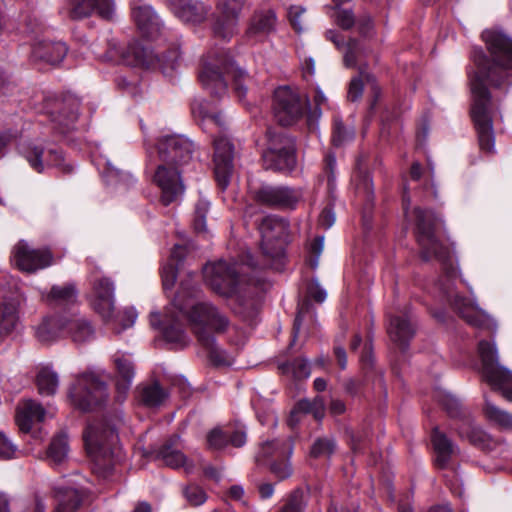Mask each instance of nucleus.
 <instances>
[{
    "instance_id": "6e6552de",
    "label": "nucleus",
    "mask_w": 512,
    "mask_h": 512,
    "mask_svg": "<svg viewBox=\"0 0 512 512\" xmlns=\"http://www.w3.org/2000/svg\"><path fill=\"white\" fill-rule=\"evenodd\" d=\"M261 235L260 248L264 258L263 267L280 271L284 266L285 246L289 241V224L286 219L268 215L258 224Z\"/></svg>"
},
{
    "instance_id": "f704fd0d",
    "label": "nucleus",
    "mask_w": 512,
    "mask_h": 512,
    "mask_svg": "<svg viewBox=\"0 0 512 512\" xmlns=\"http://www.w3.org/2000/svg\"><path fill=\"white\" fill-rule=\"evenodd\" d=\"M69 446L66 435L55 436L46 451V460L52 466L62 465L68 458Z\"/></svg>"
},
{
    "instance_id": "7c9ffc66",
    "label": "nucleus",
    "mask_w": 512,
    "mask_h": 512,
    "mask_svg": "<svg viewBox=\"0 0 512 512\" xmlns=\"http://www.w3.org/2000/svg\"><path fill=\"white\" fill-rule=\"evenodd\" d=\"M77 299V290L74 284L63 286L54 285L45 296L46 302L53 307H65L74 304Z\"/></svg>"
},
{
    "instance_id": "052dcab7",
    "label": "nucleus",
    "mask_w": 512,
    "mask_h": 512,
    "mask_svg": "<svg viewBox=\"0 0 512 512\" xmlns=\"http://www.w3.org/2000/svg\"><path fill=\"white\" fill-rule=\"evenodd\" d=\"M355 24L357 25V30L362 36H369L374 28V23L369 14H362L358 17L357 21L355 20Z\"/></svg>"
},
{
    "instance_id": "4d7b16f0",
    "label": "nucleus",
    "mask_w": 512,
    "mask_h": 512,
    "mask_svg": "<svg viewBox=\"0 0 512 512\" xmlns=\"http://www.w3.org/2000/svg\"><path fill=\"white\" fill-rule=\"evenodd\" d=\"M327 98L324 93L317 88L314 96L315 108L313 110L308 111V120L312 122L313 120H317L321 116V106L326 104Z\"/></svg>"
},
{
    "instance_id": "f8f14e48",
    "label": "nucleus",
    "mask_w": 512,
    "mask_h": 512,
    "mask_svg": "<svg viewBox=\"0 0 512 512\" xmlns=\"http://www.w3.org/2000/svg\"><path fill=\"white\" fill-rule=\"evenodd\" d=\"M308 107V97L288 86L279 87L274 92V117L282 126L295 123L304 115Z\"/></svg>"
},
{
    "instance_id": "4468645a",
    "label": "nucleus",
    "mask_w": 512,
    "mask_h": 512,
    "mask_svg": "<svg viewBox=\"0 0 512 512\" xmlns=\"http://www.w3.org/2000/svg\"><path fill=\"white\" fill-rule=\"evenodd\" d=\"M245 3L246 0H217V16L213 24L215 37L228 41L237 33Z\"/></svg>"
},
{
    "instance_id": "7ed1b4c3",
    "label": "nucleus",
    "mask_w": 512,
    "mask_h": 512,
    "mask_svg": "<svg viewBox=\"0 0 512 512\" xmlns=\"http://www.w3.org/2000/svg\"><path fill=\"white\" fill-rule=\"evenodd\" d=\"M415 222V235L420 247V255L424 261L437 260L446 273V282L439 283L443 298L468 324L495 330L492 319L485 314L469 298L459 295L450 280L455 275L453 260L449 248L437 237V229L441 219L431 210L416 207L413 211Z\"/></svg>"
},
{
    "instance_id": "9b49d317",
    "label": "nucleus",
    "mask_w": 512,
    "mask_h": 512,
    "mask_svg": "<svg viewBox=\"0 0 512 512\" xmlns=\"http://www.w3.org/2000/svg\"><path fill=\"white\" fill-rule=\"evenodd\" d=\"M107 384L94 373H83L69 390L72 404L81 411H91L108 399Z\"/></svg>"
},
{
    "instance_id": "a878e982",
    "label": "nucleus",
    "mask_w": 512,
    "mask_h": 512,
    "mask_svg": "<svg viewBox=\"0 0 512 512\" xmlns=\"http://www.w3.org/2000/svg\"><path fill=\"white\" fill-rule=\"evenodd\" d=\"M431 442L436 454L435 464L439 468H445L451 457L458 453V447L438 427L432 430Z\"/></svg>"
},
{
    "instance_id": "bb28decb",
    "label": "nucleus",
    "mask_w": 512,
    "mask_h": 512,
    "mask_svg": "<svg viewBox=\"0 0 512 512\" xmlns=\"http://www.w3.org/2000/svg\"><path fill=\"white\" fill-rule=\"evenodd\" d=\"M293 453V444L290 439H275L267 441L261 446L256 461L258 463L269 460H279L282 458H290Z\"/></svg>"
},
{
    "instance_id": "79ce46f5",
    "label": "nucleus",
    "mask_w": 512,
    "mask_h": 512,
    "mask_svg": "<svg viewBox=\"0 0 512 512\" xmlns=\"http://www.w3.org/2000/svg\"><path fill=\"white\" fill-rule=\"evenodd\" d=\"M82 503V496L78 490L66 488L58 492V504L54 512H77Z\"/></svg>"
},
{
    "instance_id": "c03bdc74",
    "label": "nucleus",
    "mask_w": 512,
    "mask_h": 512,
    "mask_svg": "<svg viewBox=\"0 0 512 512\" xmlns=\"http://www.w3.org/2000/svg\"><path fill=\"white\" fill-rule=\"evenodd\" d=\"M443 409L451 418H463L467 419L466 411L463 408L460 400L450 393H444L440 395L439 399Z\"/></svg>"
},
{
    "instance_id": "49530a36",
    "label": "nucleus",
    "mask_w": 512,
    "mask_h": 512,
    "mask_svg": "<svg viewBox=\"0 0 512 512\" xmlns=\"http://www.w3.org/2000/svg\"><path fill=\"white\" fill-rule=\"evenodd\" d=\"M335 450V441L330 437H321L313 443L310 455L314 458L330 457Z\"/></svg>"
},
{
    "instance_id": "aec40b11",
    "label": "nucleus",
    "mask_w": 512,
    "mask_h": 512,
    "mask_svg": "<svg viewBox=\"0 0 512 512\" xmlns=\"http://www.w3.org/2000/svg\"><path fill=\"white\" fill-rule=\"evenodd\" d=\"M96 13L104 19H112L115 13V3L113 0H69L68 15L70 18L78 20L91 16Z\"/></svg>"
},
{
    "instance_id": "dca6fc26",
    "label": "nucleus",
    "mask_w": 512,
    "mask_h": 512,
    "mask_svg": "<svg viewBox=\"0 0 512 512\" xmlns=\"http://www.w3.org/2000/svg\"><path fill=\"white\" fill-rule=\"evenodd\" d=\"M24 157L30 166L41 173L46 167H57L65 173L72 171L69 164H65L62 151L55 145L44 147L43 145H29L24 152Z\"/></svg>"
},
{
    "instance_id": "a19ab883",
    "label": "nucleus",
    "mask_w": 512,
    "mask_h": 512,
    "mask_svg": "<svg viewBox=\"0 0 512 512\" xmlns=\"http://www.w3.org/2000/svg\"><path fill=\"white\" fill-rule=\"evenodd\" d=\"M167 396L166 390L157 382L143 386L139 392L140 402L150 408L160 406Z\"/></svg>"
},
{
    "instance_id": "b1692460",
    "label": "nucleus",
    "mask_w": 512,
    "mask_h": 512,
    "mask_svg": "<svg viewBox=\"0 0 512 512\" xmlns=\"http://www.w3.org/2000/svg\"><path fill=\"white\" fill-rule=\"evenodd\" d=\"M132 17L145 37L152 39L160 33L162 23L151 6L133 3Z\"/></svg>"
},
{
    "instance_id": "a18cd8bd",
    "label": "nucleus",
    "mask_w": 512,
    "mask_h": 512,
    "mask_svg": "<svg viewBox=\"0 0 512 512\" xmlns=\"http://www.w3.org/2000/svg\"><path fill=\"white\" fill-rule=\"evenodd\" d=\"M210 209V202L200 197L195 204L193 227L197 233H206V216Z\"/></svg>"
},
{
    "instance_id": "4c0bfd02",
    "label": "nucleus",
    "mask_w": 512,
    "mask_h": 512,
    "mask_svg": "<svg viewBox=\"0 0 512 512\" xmlns=\"http://www.w3.org/2000/svg\"><path fill=\"white\" fill-rule=\"evenodd\" d=\"M19 317L17 307L13 302L0 305V337L10 335L17 329Z\"/></svg>"
},
{
    "instance_id": "9d476101",
    "label": "nucleus",
    "mask_w": 512,
    "mask_h": 512,
    "mask_svg": "<svg viewBox=\"0 0 512 512\" xmlns=\"http://www.w3.org/2000/svg\"><path fill=\"white\" fill-rule=\"evenodd\" d=\"M483 378L494 390H499L509 401H512V372L498 362V352L494 342L482 340L478 345Z\"/></svg>"
},
{
    "instance_id": "423d86ee",
    "label": "nucleus",
    "mask_w": 512,
    "mask_h": 512,
    "mask_svg": "<svg viewBox=\"0 0 512 512\" xmlns=\"http://www.w3.org/2000/svg\"><path fill=\"white\" fill-rule=\"evenodd\" d=\"M123 425L120 410L108 413L103 419L91 423L85 433L84 441L88 454L95 466L106 475L113 469L118 456V429Z\"/></svg>"
},
{
    "instance_id": "e2e57ef3",
    "label": "nucleus",
    "mask_w": 512,
    "mask_h": 512,
    "mask_svg": "<svg viewBox=\"0 0 512 512\" xmlns=\"http://www.w3.org/2000/svg\"><path fill=\"white\" fill-rule=\"evenodd\" d=\"M309 306H310V304L308 301H303L301 304L298 305V311H297V315L295 317L294 325H293V339H292L291 345H293L296 341V338L298 336V333L300 331V327L302 324L303 315L309 309Z\"/></svg>"
},
{
    "instance_id": "864d4df0",
    "label": "nucleus",
    "mask_w": 512,
    "mask_h": 512,
    "mask_svg": "<svg viewBox=\"0 0 512 512\" xmlns=\"http://www.w3.org/2000/svg\"><path fill=\"white\" fill-rule=\"evenodd\" d=\"M312 404H313V400H309V399H302V400H300L295 405L293 410L291 411V415H290V418H289V424L291 426H293L296 422H298L297 416L300 413H303V414L311 413L312 414Z\"/></svg>"
},
{
    "instance_id": "c9c22d12",
    "label": "nucleus",
    "mask_w": 512,
    "mask_h": 512,
    "mask_svg": "<svg viewBox=\"0 0 512 512\" xmlns=\"http://www.w3.org/2000/svg\"><path fill=\"white\" fill-rule=\"evenodd\" d=\"M65 107L69 108L68 112L63 108L57 115H53L52 118V121L55 123L54 128L61 134L72 130L78 119V105L76 101L68 100V102L65 103Z\"/></svg>"
},
{
    "instance_id": "2f4dec72",
    "label": "nucleus",
    "mask_w": 512,
    "mask_h": 512,
    "mask_svg": "<svg viewBox=\"0 0 512 512\" xmlns=\"http://www.w3.org/2000/svg\"><path fill=\"white\" fill-rule=\"evenodd\" d=\"M276 15L274 11H260L254 14L251 19L249 28L247 29V36L254 37L257 35H266L275 29Z\"/></svg>"
},
{
    "instance_id": "5fc2aeb1",
    "label": "nucleus",
    "mask_w": 512,
    "mask_h": 512,
    "mask_svg": "<svg viewBox=\"0 0 512 512\" xmlns=\"http://www.w3.org/2000/svg\"><path fill=\"white\" fill-rule=\"evenodd\" d=\"M304 503L302 493L295 491L291 494L288 502L283 507L281 512H303Z\"/></svg>"
},
{
    "instance_id": "37998d69",
    "label": "nucleus",
    "mask_w": 512,
    "mask_h": 512,
    "mask_svg": "<svg viewBox=\"0 0 512 512\" xmlns=\"http://www.w3.org/2000/svg\"><path fill=\"white\" fill-rule=\"evenodd\" d=\"M354 129L346 127L339 118H335L332 130V143L336 147L343 146L354 139Z\"/></svg>"
},
{
    "instance_id": "6ab92c4d",
    "label": "nucleus",
    "mask_w": 512,
    "mask_h": 512,
    "mask_svg": "<svg viewBox=\"0 0 512 512\" xmlns=\"http://www.w3.org/2000/svg\"><path fill=\"white\" fill-rule=\"evenodd\" d=\"M301 197L300 190L287 186L262 185L256 192L258 202L277 208L294 209Z\"/></svg>"
},
{
    "instance_id": "f257e3e1",
    "label": "nucleus",
    "mask_w": 512,
    "mask_h": 512,
    "mask_svg": "<svg viewBox=\"0 0 512 512\" xmlns=\"http://www.w3.org/2000/svg\"><path fill=\"white\" fill-rule=\"evenodd\" d=\"M489 57L481 48L472 52L477 70L469 74L473 104L471 117L478 135L480 149L491 152L495 138L490 114L491 93L487 85L505 89L512 84V38L502 30L487 29L482 32Z\"/></svg>"
},
{
    "instance_id": "09e8293b",
    "label": "nucleus",
    "mask_w": 512,
    "mask_h": 512,
    "mask_svg": "<svg viewBox=\"0 0 512 512\" xmlns=\"http://www.w3.org/2000/svg\"><path fill=\"white\" fill-rule=\"evenodd\" d=\"M283 369H290L296 379L308 378L311 373L310 364L307 359H295L290 364L283 365Z\"/></svg>"
},
{
    "instance_id": "473e14b6",
    "label": "nucleus",
    "mask_w": 512,
    "mask_h": 512,
    "mask_svg": "<svg viewBox=\"0 0 512 512\" xmlns=\"http://www.w3.org/2000/svg\"><path fill=\"white\" fill-rule=\"evenodd\" d=\"M325 37L338 49L345 47L344 64L346 67L350 68L356 65L357 54L360 51V43L358 40L351 38L347 43H345L343 38L335 30H327Z\"/></svg>"
},
{
    "instance_id": "e433bc0d",
    "label": "nucleus",
    "mask_w": 512,
    "mask_h": 512,
    "mask_svg": "<svg viewBox=\"0 0 512 512\" xmlns=\"http://www.w3.org/2000/svg\"><path fill=\"white\" fill-rule=\"evenodd\" d=\"M458 433L461 437H466L475 446L483 449L489 447V435L481 427L474 424L470 418L465 419L458 428Z\"/></svg>"
},
{
    "instance_id": "5701e85b",
    "label": "nucleus",
    "mask_w": 512,
    "mask_h": 512,
    "mask_svg": "<svg viewBox=\"0 0 512 512\" xmlns=\"http://www.w3.org/2000/svg\"><path fill=\"white\" fill-rule=\"evenodd\" d=\"M172 13L184 22L200 23L208 15L210 8L197 0H166Z\"/></svg>"
},
{
    "instance_id": "20e7f679",
    "label": "nucleus",
    "mask_w": 512,
    "mask_h": 512,
    "mask_svg": "<svg viewBox=\"0 0 512 512\" xmlns=\"http://www.w3.org/2000/svg\"><path fill=\"white\" fill-rule=\"evenodd\" d=\"M257 264L251 254L241 262L219 260L204 267V280L217 294L233 300V311L244 320H252L257 312L256 286L247 276Z\"/></svg>"
},
{
    "instance_id": "ea45409f",
    "label": "nucleus",
    "mask_w": 512,
    "mask_h": 512,
    "mask_svg": "<svg viewBox=\"0 0 512 512\" xmlns=\"http://www.w3.org/2000/svg\"><path fill=\"white\" fill-rule=\"evenodd\" d=\"M487 420L501 430L512 431V415L486 400L483 408Z\"/></svg>"
},
{
    "instance_id": "0eeeda50",
    "label": "nucleus",
    "mask_w": 512,
    "mask_h": 512,
    "mask_svg": "<svg viewBox=\"0 0 512 512\" xmlns=\"http://www.w3.org/2000/svg\"><path fill=\"white\" fill-rule=\"evenodd\" d=\"M245 72L235 66L229 52L217 49L207 54L202 69L199 72V81L203 88L212 96L221 98L227 92L228 79H233L237 96L241 99L246 94V88L241 80Z\"/></svg>"
},
{
    "instance_id": "a211bd4d",
    "label": "nucleus",
    "mask_w": 512,
    "mask_h": 512,
    "mask_svg": "<svg viewBox=\"0 0 512 512\" xmlns=\"http://www.w3.org/2000/svg\"><path fill=\"white\" fill-rule=\"evenodd\" d=\"M13 259L20 270L33 273L50 266L53 256L47 249H32L25 241H19L14 247Z\"/></svg>"
},
{
    "instance_id": "8fccbe9b",
    "label": "nucleus",
    "mask_w": 512,
    "mask_h": 512,
    "mask_svg": "<svg viewBox=\"0 0 512 512\" xmlns=\"http://www.w3.org/2000/svg\"><path fill=\"white\" fill-rule=\"evenodd\" d=\"M183 495L186 500L193 506L202 505L206 499L205 491L195 484H189L183 489Z\"/></svg>"
},
{
    "instance_id": "13d9d810",
    "label": "nucleus",
    "mask_w": 512,
    "mask_h": 512,
    "mask_svg": "<svg viewBox=\"0 0 512 512\" xmlns=\"http://www.w3.org/2000/svg\"><path fill=\"white\" fill-rule=\"evenodd\" d=\"M305 8L302 6H291L288 10V18L293 28L298 32H302L301 16L304 14Z\"/></svg>"
},
{
    "instance_id": "1a4fd4ad",
    "label": "nucleus",
    "mask_w": 512,
    "mask_h": 512,
    "mask_svg": "<svg viewBox=\"0 0 512 512\" xmlns=\"http://www.w3.org/2000/svg\"><path fill=\"white\" fill-rule=\"evenodd\" d=\"M267 148L263 153V167L273 171H291L296 166L295 139L283 129L269 128Z\"/></svg>"
},
{
    "instance_id": "412c9836",
    "label": "nucleus",
    "mask_w": 512,
    "mask_h": 512,
    "mask_svg": "<svg viewBox=\"0 0 512 512\" xmlns=\"http://www.w3.org/2000/svg\"><path fill=\"white\" fill-rule=\"evenodd\" d=\"M94 299L92 302L94 310L109 322L114 317V285L108 278L95 280L93 284Z\"/></svg>"
},
{
    "instance_id": "cd10ccee",
    "label": "nucleus",
    "mask_w": 512,
    "mask_h": 512,
    "mask_svg": "<svg viewBox=\"0 0 512 512\" xmlns=\"http://www.w3.org/2000/svg\"><path fill=\"white\" fill-rule=\"evenodd\" d=\"M65 327L66 321L62 317H46L36 327L35 336L41 343L50 344L60 337Z\"/></svg>"
},
{
    "instance_id": "72a5a7b5",
    "label": "nucleus",
    "mask_w": 512,
    "mask_h": 512,
    "mask_svg": "<svg viewBox=\"0 0 512 512\" xmlns=\"http://www.w3.org/2000/svg\"><path fill=\"white\" fill-rule=\"evenodd\" d=\"M66 328L75 343H85L94 339L95 330L84 317L73 318L66 321Z\"/></svg>"
},
{
    "instance_id": "2eb2a0df",
    "label": "nucleus",
    "mask_w": 512,
    "mask_h": 512,
    "mask_svg": "<svg viewBox=\"0 0 512 512\" xmlns=\"http://www.w3.org/2000/svg\"><path fill=\"white\" fill-rule=\"evenodd\" d=\"M387 333L393 343L402 351H406L410 340L415 335V323L408 306L396 307L387 312Z\"/></svg>"
},
{
    "instance_id": "f3484780",
    "label": "nucleus",
    "mask_w": 512,
    "mask_h": 512,
    "mask_svg": "<svg viewBox=\"0 0 512 512\" xmlns=\"http://www.w3.org/2000/svg\"><path fill=\"white\" fill-rule=\"evenodd\" d=\"M183 169L165 164L155 166L153 181L161 190V201L169 205L184 191L181 179Z\"/></svg>"
},
{
    "instance_id": "c756f323",
    "label": "nucleus",
    "mask_w": 512,
    "mask_h": 512,
    "mask_svg": "<svg viewBox=\"0 0 512 512\" xmlns=\"http://www.w3.org/2000/svg\"><path fill=\"white\" fill-rule=\"evenodd\" d=\"M179 440V436H173L157 452V458L171 468L185 466L187 462L185 455L177 448Z\"/></svg>"
},
{
    "instance_id": "3c124183",
    "label": "nucleus",
    "mask_w": 512,
    "mask_h": 512,
    "mask_svg": "<svg viewBox=\"0 0 512 512\" xmlns=\"http://www.w3.org/2000/svg\"><path fill=\"white\" fill-rule=\"evenodd\" d=\"M270 471L280 481L289 478L292 475V467L289 458H282L270 462Z\"/></svg>"
},
{
    "instance_id": "680f3d73",
    "label": "nucleus",
    "mask_w": 512,
    "mask_h": 512,
    "mask_svg": "<svg viewBox=\"0 0 512 512\" xmlns=\"http://www.w3.org/2000/svg\"><path fill=\"white\" fill-rule=\"evenodd\" d=\"M15 452V445L0 432V459H11Z\"/></svg>"
},
{
    "instance_id": "0e129e2a",
    "label": "nucleus",
    "mask_w": 512,
    "mask_h": 512,
    "mask_svg": "<svg viewBox=\"0 0 512 512\" xmlns=\"http://www.w3.org/2000/svg\"><path fill=\"white\" fill-rule=\"evenodd\" d=\"M228 434V444L234 447H241L246 442V434L243 430H234L232 427L225 428Z\"/></svg>"
},
{
    "instance_id": "de8ad7c7",
    "label": "nucleus",
    "mask_w": 512,
    "mask_h": 512,
    "mask_svg": "<svg viewBox=\"0 0 512 512\" xmlns=\"http://www.w3.org/2000/svg\"><path fill=\"white\" fill-rule=\"evenodd\" d=\"M207 443L210 449L220 450L228 445V434L225 428H214L207 435Z\"/></svg>"
},
{
    "instance_id": "338daca9",
    "label": "nucleus",
    "mask_w": 512,
    "mask_h": 512,
    "mask_svg": "<svg viewBox=\"0 0 512 512\" xmlns=\"http://www.w3.org/2000/svg\"><path fill=\"white\" fill-rule=\"evenodd\" d=\"M363 93V83L361 78L355 77L350 81L348 89V99L352 102L361 98Z\"/></svg>"
},
{
    "instance_id": "6e6d98bb",
    "label": "nucleus",
    "mask_w": 512,
    "mask_h": 512,
    "mask_svg": "<svg viewBox=\"0 0 512 512\" xmlns=\"http://www.w3.org/2000/svg\"><path fill=\"white\" fill-rule=\"evenodd\" d=\"M337 24L345 30L351 29L355 25V17L352 10L338 8L336 14Z\"/></svg>"
},
{
    "instance_id": "4be33fe9",
    "label": "nucleus",
    "mask_w": 512,
    "mask_h": 512,
    "mask_svg": "<svg viewBox=\"0 0 512 512\" xmlns=\"http://www.w3.org/2000/svg\"><path fill=\"white\" fill-rule=\"evenodd\" d=\"M68 48L61 41H37L32 45L31 58L34 62L58 65L66 56Z\"/></svg>"
},
{
    "instance_id": "39448f33",
    "label": "nucleus",
    "mask_w": 512,
    "mask_h": 512,
    "mask_svg": "<svg viewBox=\"0 0 512 512\" xmlns=\"http://www.w3.org/2000/svg\"><path fill=\"white\" fill-rule=\"evenodd\" d=\"M191 111L202 130L213 138L214 173L218 185L225 189L233 170L234 147L225 135V119L220 112H213L206 101H195Z\"/></svg>"
},
{
    "instance_id": "bf43d9fd",
    "label": "nucleus",
    "mask_w": 512,
    "mask_h": 512,
    "mask_svg": "<svg viewBox=\"0 0 512 512\" xmlns=\"http://www.w3.org/2000/svg\"><path fill=\"white\" fill-rule=\"evenodd\" d=\"M308 297L318 303H322L326 297V291L320 286L317 280H312L307 287Z\"/></svg>"
},
{
    "instance_id": "393cba45",
    "label": "nucleus",
    "mask_w": 512,
    "mask_h": 512,
    "mask_svg": "<svg viewBox=\"0 0 512 512\" xmlns=\"http://www.w3.org/2000/svg\"><path fill=\"white\" fill-rule=\"evenodd\" d=\"M45 414L46 411L40 403L28 399L18 406L16 423L22 432L28 433L34 423L44 420Z\"/></svg>"
},
{
    "instance_id": "c85d7f7f",
    "label": "nucleus",
    "mask_w": 512,
    "mask_h": 512,
    "mask_svg": "<svg viewBox=\"0 0 512 512\" xmlns=\"http://www.w3.org/2000/svg\"><path fill=\"white\" fill-rule=\"evenodd\" d=\"M113 362L118 374L116 387L119 393L125 394L132 385L135 375L134 365L129 357L124 354H115Z\"/></svg>"
},
{
    "instance_id": "ddd939ff",
    "label": "nucleus",
    "mask_w": 512,
    "mask_h": 512,
    "mask_svg": "<svg viewBox=\"0 0 512 512\" xmlns=\"http://www.w3.org/2000/svg\"><path fill=\"white\" fill-rule=\"evenodd\" d=\"M194 145L181 134L162 135L157 142L158 158L162 164L183 169L193 159Z\"/></svg>"
},
{
    "instance_id": "f03ea898",
    "label": "nucleus",
    "mask_w": 512,
    "mask_h": 512,
    "mask_svg": "<svg viewBox=\"0 0 512 512\" xmlns=\"http://www.w3.org/2000/svg\"><path fill=\"white\" fill-rule=\"evenodd\" d=\"M182 318L189 321L199 343L208 351L214 364H233L234 357L217 345L215 336L210 332H225L230 325L227 315L210 302L196 301L195 291L186 288L183 283L172 307L167 309L164 320H161L158 312L153 311L150 313V324L154 328L161 327L163 337L168 343L184 347L189 338L181 322Z\"/></svg>"
},
{
    "instance_id": "774afa93",
    "label": "nucleus",
    "mask_w": 512,
    "mask_h": 512,
    "mask_svg": "<svg viewBox=\"0 0 512 512\" xmlns=\"http://www.w3.org/2000/svg\"><path fill=\"white\" fill-rule=\"evenodd\" d=\"M335 222V214L331 207H325L320 216H319V224L325 228L328 229L332 227V225Z\"/></svg>"
},
{
    "instance_id": "603ef678",
    "label": "nucleus",
    "mask_w": 512,
    "mask_h": 512,
    "mask_svg": "<svg viewBox=\"0 0 512 512\" xmlns=\"http://www.w3.org/2000/svg\"><path fill=\"white\" fill-rule=\"evenodd\" d=\"M179 266L167 263L162 269V283L165 290L171 289L176 281Z\"/></svg>"
},
{
    "instance_id": "69168bd1",
    "label": "nucleus",
    "mask_w": 512,
    "mask_h": 512,
    "mask_svg": "<svg viewBox=\"0 0 512 512\" xmlns=\"http://www.w3.org/2000/svg\"><path fill=\"white\" fill-rule=\"evenodd\" d=\"M180 60V52L178 49H172L168 52V54L162 55L159 59V62L162 63L164 66V69L170 68L171 70H174Z\"/></svg>"
},
{
    "instance_id": "58836bf2",
    "label": "nucleus",
    "mask_w": 512,
    "mask_h": 512,
    "mask_svg": "<svg viewBox=\"0 0 512 512\" xmlns=\"http://www.w3.org/2000/svg\"><path fill=\"white\" fill-rule=\"evenodd\" d=\"M36 385L41 395H54L59 385L57 373L48 366L41 367L36 375Z\"/></svg>"
}]
</instances>
